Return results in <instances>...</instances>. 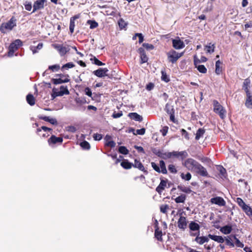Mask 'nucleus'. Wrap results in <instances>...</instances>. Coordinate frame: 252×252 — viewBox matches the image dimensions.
<instances>
[{
    "label": "nucleus",
    "mask_w": 252,
    "mask_h": 252,
    "mask_svg": "<svg viewBox=\"0 0 252 252\" xmlns=\"http://www.w3.org/2000/svg\"><path fill=\"white\" fill-rule=\"evenodd\" d=\"M169 209V206L167 204L162 205L160 206V211L161 213L166 214L167 209Z\"/></svg>",
    "instance_id": "nucleus-56"
},
{
    "label": "nucleus",
    "mask_w": 252,
    "mask_h": 252,
    "mask_svg": "<svg viewBox=\"0 0 252 252\" xmlns=\"http://www.w3.org/2000/svg\"><path fill=\"white\" fill-rule=\"evenodd\" d=\"M215 48V44H212L209 43L208 45L205 46V49H207V52L209 53H212L214 52Z\"/></svg>",
    "instance_id": "nucleus-36"
},
{
    "label": "nucleus",
    "mask_w": 252,
    "mask_h": 252,
    "mask_svg": "<svg viewBox=\"0 0 252 252\" xmlns=\"http://www.w3.org/2000/svg\"><path fill=\"white\" fill-rule=\"evenodd\" d=\"M209 237L207 236H197L194 239V241L199 245H203L205 242L209 241Z\"/></svg>",
    "instance_id": "nucleus-25"
},
{
    "label": "nucleus",
    "mask_w": 252,
    "mask_h": 252,
    "mask_svg": "<svg viewBox=\"0 0 252 252\" xmlns=\"http://www.w3.org/2000/svg\"><path fill=\"white\" fill-rule=\"evenodd\" d=\"M133 166L135 168H137L141 171L144 172V173L147 174L148 171L145 170L143 165L141 163V162L137 159H135L134 160V164H133Z\"/></svg>",
    "instance_id": "nucleus-24"
},
{
    "label": "nucleus",
    "mask_w": 252,
    "mask_h": 252,
    "mask_svg": "<svg viewBox=\"0 0 252 252\" xmlns=\"http://www.w3.org/2000/svg\"><path fill=\"white\" fill-rule=\"evenodd\" d=\"M128 117L131 119L134 120L136 121L141 122L143 120L142 117L136 112L129 113Z\"/></svg>",
    "instance_id": "nucleus-26"
},
{
    "label": "nucleus",
    "mask_w": 252,
    "mask_h": 252,
    "mask_svg": "<svg viewBox=\"0 0 252 252\" xmlns=\"http://www.w3.org/2000/svg\"><path fill=\"white\" fill-rule=\"evenodd\" d=\"M213 104L214 106L213 110L214 112L216 114H218L221 119H224V118L225 117V114L226 112L225 109L217 100H213Z\"/></svg>",
    "instance_id": "nucleus-2"
},
{
    "label": "nucleus",
    "mask_w": 252,
    "mask_h": 252,
    "mask_svg": "<svg viewBox=\"0 0 252 252\" xmlns=\"http://www.w3.org/2000/svg\"><path fill=\"white\" fill-rule=\"evenodd\" d=\"M46 0H36L34 1L33 4V9L32 13H34L38 10L42 9L45 6Z\"/></svg>",
    "instance_id": "nucleus-10"
},
{
    "label": "nucleus",
    "mask_w": 252,
    "mask_h": 252,
    "mask_svg": "<svg viewBox=\"0 0 252 252\" xmlns=\"http://www.w3.org/2000/svg\"><path fill=\"white\" fill-rule=\"evenodd\" d=\"M196 172L203 177H208V173L206 168L203 167L202 165L199 163L196 169H195Z\"/></svg>",
    "instance_id": "nucleus-17"
},
{
    "label": "nucleus",
    "mask_w": 252,
    "mask_h": 252,
    "mask_svg": "<svg viewBox=\"0 0 252 252\" xmlns=\"http://www.w3.org/2000/svg\"><path fill=\"white\" fill-rule=\"evenodd\" d=\"M168 127L167 126H164L162 129L160 130L162 135L163 136H165L167 132H168Z\"/></svg>",
    "instance_id": "nucleus-64"
},
{
    "label": "nucleus",
    "mask_w": 252,
    "mask_h": 252,
    "mask_svg": "<svg viewBox=\"0 0 252 252\" xmlns=\"http://www.w3.org/2000/svg\"><path fill=\"white\" fill-rule=\"evenodd\" d=\"M119 152L123 155H127L129 151L125 146H121L119 148Z\"/></svg>",
    "instance_id": "nucleus-48"
},
{
    "label": "nucleus",
    "mask_w": 252,
    "mask_h": 252,
    "mask_svg": "<svg viewBox=\"0 0 252 252\" xmlns=\"http://www.w3.org/2000/svg\"><path fill=\"white\" fill-rule=\"evenodd\" d=\"M121 165L125 169H129L133 166V164L129 162L127 159H124L121 162Z\"/></svg>",
    "instance_id": "nucleus-29"
},
{
    "label": "nucleus",
    "mask_w": 252,
    "mask_h": 252,
    "mask_svg": "<svg viewBox=\"0 0 252 252\" xmlns=\"http://www.w3.org/2000/svg\"><path fill=\"white\" fill-rule=\"evenodd\" d=\"M172 45L173 47L176 49H182L185 46L184 42L179 38L172 40Z\"/></svg>",
    "instance_id": "nucleus-18"
},
{
    "label": "nucleus",
    "mask_w": 252,
    "mask_h": 252,
    "mask_svg": "<svg viewBox=\"0 0 252 252\" xmlns=\"http://www.w3.org/2000/svg\"><path fill=\"white\" fill-rule=\"evenodd\" d=\"M151 165L152 167L156 171H157L158 173H160V169L158 165H157L156 163H155L154 162H152Z\"/></svg>",
    "instance_id": "nucleus-58"
},
{
    "label": "nucleus",
    "mask_w": 252,
    "mask_h": 252,
    "mask_svg": "<svg viewBox=\"0 0 252 252\" xmlns=\"http://www.w3.org/2000/svg\"><path fill=\"white\" fill-rule=\"evenodd\" d=\"M22 45V42L20 39H16L12 42L9 47V56H12L14 53Z\"/></svg>",
    "instance_id": "nucleus-7"
},
{
    "label": "nucleus",
    "mask_w": 252,
    "mask_h": 252,
    "mask_svg": "<svg viewBox=\"0 0 252 252\" xmlns=\"http://www.w3.org/2000/svg\"><path fill=\"white\" fill-rule=\"evenodd\" d=\"M167 180H164L161 179L159 185L156 188V191L159 194H161L162 191L166 187Z\"/></svg>",
    "instance_id": "nucleus-20"
},
{
    "label": "nucleus",
    "mask_w": 252,
    "mask_h": 252,
    "mask_svg": "<svg viewBox=\"0 0 252 252\" xmlns=\"http://www.w3.org/2000/svg\"><path fill=\"white\" fill-rule=\"evenodd\" d=\"M60 91H58L56 88L53 89V93L52 94V97L54 98L58 96H63L64 94H69V92L66 86H61L60 88Z\"/></svg>",
    "instance_id": "nucleus-5"
},
{
    "label": "nucleus",
    "mask_w": 252,
    "mask_h": 252,
    "mask_svg": "<svg viewBox=\"0 0 252 252\" xmlns=\"http://www.w3.org/2000/svg\"><path fill=\"white\" fill-rule=\"evenodd\" d=\"M118 23L121 30L125 29L127 25V23H126L123 18H120Z\"/></svg>",
    "instance_id": "nucleus-40"
},
{
    "label": "nucleus",
    "mask_w": 252,
    "mask_h": 252,
    "mask_svg": "<svg viewBox=\"0 0 252 252\" xmlns=\"http://www.w3.org/2000/svg\"><path fill=\"white\" fill-rule=\"evenodd\" d=\"M233 235H231L230 236H228L227 237H224V241H225V244L226 245L229 246L231 247H233L234 246V244L231 242L230 240V237H232Z\"/></svg>",
    "instance_id": "nucleus-49"
},
{
    "label": "nucleus",
    "mask_w": 252,
    "mask_h": 252,
    "mask_svg": "<svg viewBox=\"0 0 252 252\" xmlns=\"http://www.w3.org/2000/svg\"><path fill=\"white\" fill-rule=\"evenodd\" d=\"M142 45L147 50H153L154 49V46L151 44L144 43Z\"/></svg>",
    "instance_id": "nucleus-60"
},
{
    "label": "nucleus",
    "mask_w": 252,
    "mask_h": 252,
    "mask_svg": "<svg viewBox=\"0 0 252 252\" xmlns=\"http://www.w3.org/2000/svg\"><path fill=\"white\" fill-rule=\"evenodd\" d=\"M178 227L183 230H184L187 227L188 222L186 217L180 216L178 221Z\"/></svg>",
    "instance_id": "nucleus-14"
},
{
    "label": "nucleus",
    "mask_w": 252,
    "mask_h": 252,
    "mask_svg": "<svg viewBox=\"0 0 252 252\" xmlns=\"http://www.w3.org/2000/svg\"><path fill=\"white\" fill-rule=\"evenodd\" d=\"M184 55V52L179 53L172 49L167 53V59L169 62L172 63H176L177 60Z\"/></svg>",
    "instance_id": "nucleus-3"
},
{
    "label": "nucleus",
    "mask_w": 252,
    "mask_h": 252,
    "mask_svg": "<svg viewBox=\"0 0 252 252\" xmlns=\"http://www.w3.org/2000/svg\"><path fill=\"white\" fill-rule=\"evenodd\" d=\"M17 19L15 17L12 16L7 22L2 23L0 26V32L2 33H6L11 31L16 26Z\"/></svg>",
    "instance_id": "nucleus-1"
},
{
    "label": "nucleus",
    "mask_w": 252,
    "mask_h": 252,
    "mask_svg": "<svg viewBox=\"0 0 252 252\" xmlns=\"http://www.w3.org/2000/svg\"><path fill=\"white\" fill-rule=\"evenodd\" d=\"M138 53L140 54V63H144L146 62H147L148 60V58L147 57L146 52L145 51V50L144 48L140 47L138 49Z\"/></svg>",
    "instance_id": "nucleus-21"
},
{
    "label": "nucleus",
    "mask_w": 252,
    "mask_h": 252,
    "mask_svg": "<svg viewBox=\"0 0 252 252\" xmlns=\"http://www.w3.org/2000/svg\"><path fill=\"white\" fill-rule=\"evenodd\" d=\"M165 110L168 114L175 113V110L173 106L168 103L165 105Z\"/></svg>",
    "instance_id": "nucleus-32"
},
{
    "label": "nucleus",
    "mask_w": 252,
    "mask_h": 252,
    "mask_svg": "<svg viewBox=\"0 0 252 252\" xmlns=\"http://www.w3.org/2000/svg\"><path fill=\"white\" fill-rule=\"evenodd\" d=\"M80 146L84 150H89L91 148L89 143L86 141H84L80 143Z\"/></svg>",
    "instance_id": "nucleus-47"
},
{
    "label": "nucleus",
    "mask_w": 252,
    "mask_h": 252,
    "mask_svg": "<svg viewBox=\"0 0 252 252\" xmlns=\"http://www.w3.org/2000/svg\"><path fill=\"white\" fill-rule=\"evenodd\" d=\"M186 199V195L182 194L181 195L177 197L175 199V201L177 203H184Z\"/></svg>",
    "instance_id": "nucleus-35"
},
{
    "label": "nucleus",
    "mask_w": 252,
    "mask_h": 252,
    "mask_svg": "<svg viewBox=\"0 0 252 252\" xmlns=\"http://www.w3.org/2000/svg\"><path fill=\"white\" fill-rule=\"evenodd\" d=\"M182 154L178 152L173 151L172 152H165L163 153L162 155L160 156V158L166 159L171 158L172 157H179L181 156Z\"/></svg>",
    "instance_id": "nucleus-16"
},
{
    "label": "nucleus",
    "mask_w": 252,
    "mask_h": 252,
    "mask_svg": "<svg viewBox=\"0 0 252 252\" xmlns=\"http://www.w3.org/2000/svg\"><path fill=\"white\" fill-rule=\"evenodd\" d=\"M90 60L93 62V63L95 65L98 66L104 65L105 64L103 63L102 62L98 60L94 56L93 58H91Z\"/></svg>",
    "instance_id": "nucleus-41"
},
{
    "label": "nucleus",
    "mask_w": 252,
    "mask_h": 252,
    "mask_svg": "<svg viewBox=\"0 0 252 252\" xmlns=\"http://www.w3.org/2000/svg\"><path fill=\"white\" fill-rule=\"evenodd\" d=\"M43 43H39L37 46H32L31 47V50L32 51V53L35 54L38 51L37 50H40L43 47Z\"/></svg>",
    "instance_id": "nucleus-39"
},
{
    "label": "nucleus",
    "mask_w": 252,
    "mask_h": 252,
    "mask_svg": "<svg viewBox=\"0 0 252 252\" xmlns=\"http://www.w3.org/2000/svg\"><path fill=\"white\" fill-rule=\"evenodd\" d=\"M63 141V138L62 137H56L52 135L48 140V143L49 145L56 144L57 143L62 144Z\"/></svg>",
    "instance_id": "nucleus-13"
},
{
    "label": "nucleus",
    "mask_w": 252,
    "mask_h": 252,
    "mask_svg": "<svg viewBox=\"0 0 252 252\" xmlns=\"http://www.w3.org/2000/svg\"><path fill=\"white\" fill-rule=\"evenodd\" d=\"M26 100L30 105L33 106L35 104V99L32 94H28L26 96Z\"/></svg>",
    "instance_id": "nucleus-31"
},
{
    "label": "nucleus",
    "mask_w": 252,
    "mask_h": 252,
    "mask_svg": "<svg viewBox=\"0 0 252 252\" xmlns=\"http://www.w3.org/2000/svg\"><path fill=\"white\" fill-rule=\"evenodd\" d=\"M222 63L220 60H218L216 62L215 72L218 75H220V74H221L222 73Z\"/></svg>",
    "instance_id": "nucleus-27"
},
{
    "label": "nucleus",
    "mask_w": 252,
    "mask_h": 252,
    "mask_svg": "<svg viewBox=\"0 0 252 252\" xmlns=\"http://www.w3.org/2000/svg\"><path fill=\"white\" fill-rule=\"evenodd\" d=\"M108 71V69L107 68H99L98 69L94 71L93 74L100 78L107 76L109 78H112L111 76L107 74Z\"/></svg>",
    "instance_id": "nucleus-9"
},
{
    "label": "nucleus",
    "mask_w": 252,
    "mask_h": 252,
    "mask_svg": "<svg viewBox=\"0 0 252 252\" xmlns=\"http://www.w3.org/2000/svg\"><path fill=\"white\" fill-rule=\"evenodd\" d=\"M243 211L247 214V215L249 216L252 218V208L249 206H247Z\"/></svg>",
    "instance_id": "nucleus-50"
},
{
    "label": "nucleus",
    "mask_w": 252,
    "mask_h": 252,
    "mask_svg": "<svg viewBox=\"0 0 252 252\" xmlns=\"http://www.w3.org/2000/svg\"><path fill=\"white\" fill-rule=\"evenodd\" d=\"M236 202L243 210L248 206L240 197L237 198Z\"/></svg>",
    "instance_id": "nucleus-37"
},
{
    "label": "nucleus",
    "mask_w": 252,
    "mask_h": 252,
    "mask_svg": "<svg viewBox=\"0 0 252 252\" xmlns=\"http://www.w3.org/2000/svg\"><path fill=\"white\" fill-rule=\"evenodd\" d=\"M161 79L162 81H164L166 83H167L170 81V79L168 75H167L165 69L162 70L161 71Z\"/></svg>",
    "instance_id": "nucleus-38"
},
{
    "label": "nucleus",
    "mask_w": 252,
    "mask_h": 252,
    "mask_svg": "<svg viewBox=\"0 0 252 252\" xmlns=\"http://www.w3.org/2000/svg\"><path fill=\"white\" fill-rule=\"evenodd\" d=\"M24 5L26 10L30 11L32 9V5L31 2L26 1Z\"/></svg>",
    "instance_id": "nucleus-55"
},
{
    "label": "nucleus",
    "mask_w": 252,
    "mask_h": 252,
    "mask_svg": "<svg viewBox=\"0 0 252 252\" xmlns=\"http://www.w3.org/2000/svg\"><path fill=\"white\" fill-rule=\"evenodd\" d=\"M199 162L195 160L189 158L187 159L184 162V166L189 170H193L196 169L199 164Z\"/></svg>",
    "instance_id": "nucleus-8"
},
{
    "label": "nucleus",
    "mask_w": 252,
    "mask_h": 252,
    "mask_svg": "<svg viewBox=\"0 0 252 252\" xmlns=\"http://www.w3.org/2000/svg\"><path fill=\"white\" fill-rule=\"evenodd\" d=\"M57 76H59V78H53L52 79V82L55 85L60 84L64 83H67L70 81L69 76L68 74L64 75L63 74H57Z\"/></svg>",
    "instance_id": "nucleus-6"
},
{
    "label": "nucleus",
    "mask_w": 252,
    "mask_h": 252,
    "mask_svg": "<svg viewBox=\"0 0 252 252\" xmlns=\"http://www.w3.org/2000/svg\"><path fill=\"white\" fill-rule=\"evenodd\" d=\"M47 129H48V127L45 126H42L40 128H38L36 129V133L39 135H40V132H41V130H43L44 131H47Z\"/></svg>",
    "instance_id": "nucleus-61"
},
{
    "label": "nucleus",
    "mask_w": 252,
    "mask_h": 252,
    "mask_svg": "<svg viewBox=\"0 0 252 252\" xmlns=\"http://www.w3.org/2000/svg\"><path fill=\"white\" fill-rule=\"evenodd\" d=\"M48 69L52 70L53 72H55L58 71L60 69V66L59 64L50 65L48 67Z\"/></svg>",
    "instance_id": "nucleus-54"
},
{
    "label": "nucleus",
    "mask_w": 252,
    "mask_h": 252,
    "mask_svg": "<svg viewBox=\"0 0 252 252\" xmlns=\"http://www.w3.org/2000/svg\"><path fill=\"white\" fill-rule=\"evenodd\" d=\"M232 237L234 238V239L235 240V245L237 247H240V248H243L244 247V244L242 242H241L237 237L235 235H233L232 236Z\"/></svg>",
    "instance_id": "nucleus-45"
},
{
    "label": "nucleus",
    "mask_w": 252,
    "mask_h": 252,
    "mask_svg": "<svg viewBox=\"0 0 252 252\" xmlns=\"http://www.w3.org/2000/svg\"><path fill=\"white\" fill-rule=\"evenodd\" d=\"M232 228L231 225H226L220 228V231L224 234H229L232 231Z\"/></svg>",
    "instance_id": "nucleus-28"
},
{
    "label": "nucleus",
    "mask_w": 252,
    "mask_h": 252,
    "mask_svg": "<svg viewBox=\"0 0 252 252\" xmlns=\"http://www.w3.org/2000/svg\"><path fill=\"white\" fill-rule=\"evenodd\" d=\"M75 100L77 103L80 104H83L87 102L86 98L85 97L76 98Z\"/></svg>",
    "instance_id": "nucleus-57"
},
{
    "label": "nucleus",
    "mask_w": 252,
    "mask_h": 252,
    "mask_svg": "<svg viewBox=\"0 0 252 252\" xmlns=\"http://www.w3.org/2000/svg\"><path fill=\"white\" fill-rule=\"evenodd\" d=\"M251 81L249 77L245 79L243 83L242 89L245 93H251Z\"/></svg>",
    "instance_id": "nucleus-15"
},
{
    "label": "nucleus",
    "mask_w": 252,
    "mask_h": 252,
    "mask_svg": "<svg viewBox=\"0 0 252 252\" xmlns=\"http://www.w3.org/2000/svg\"><path fill=\"white\" fill-rule=\"evenodd\" d=\"M87 23L90 24V28L91 29H93L96 28L98 26V23L94 20H89L87 21Z\"/></svg>",
    "instance_id": "nucleus-46"
},
{
    "label": "nucleus",
    "mask_w": 252,
    "mask_h": 252,
    "mask_svg": "<svg viewBox=\"0 0 252 252\" xmlns=\"http://www.w3.org/2000/svg\"><path fill=\"white\" fill-rule=\"evenodd\" d=\"M116 143L114 141H109L106 143L105 146L110 147L111 148H113L115 146Z\"/></svg>",
    "instance_id": "nucleus-63"
},
{
    "label": "nucleus",
    "mask_w": 252,
    "mask_h": 252,
    "mask_svg": "<svg viewBox=\"0 0 252 252\" xmlns=\"http://www.w3.org/2000/svg\"><path fill=\"white\" fill-rule=\"evenodd\" d=\"M205 130L203 128H199L196 131L195 139L198 140L205 133Z\"/></svg>",
    "instance_id": "nucleus-33"
},
{
    "label": "nucleus",
    "mask_w": 252,
    "mask_h": 252,
    "mask_svg": "<svg viewBox=\"0 0 252 252\" xmlns=\"http://www.w3.org/2000/svg\"><path fill=\"white\" fill-rule=\"evenodd\" d=\"M52 46L58 51L59 54L62 57L64 56L70 51V47L68 45H64L63 44H60L55 43L52 44Z\"/></svg>",
    "instance_id": "nucleus-4"
},
{
    "label": "nucleus",
    "mask_w": 252,
    "mask_h": 252,
    "mask_svg": "<svg viewBox=\"0 0 252 252\" xmlns=\"http://www.w3.org/2000/svg\"><path fill=\"white\" fill-rule=\"evenodd\" d=\"M217 169L219 171L220 174L222 177H225L226 175V169L221 165H219L217 167Z\"/></svg>",
    "instance_id": "nucleus-43"
},
{
    "label": "nucleus",
    "mask_w": 252,
    "mask_h": 252,
    "mask_svg": "<svg viewBox=\"0 0 252 252\" xmlns=\"http://www.w3.org/2000/svg\"><path fill=\"white\" fill-rule=\"evenodd\" d=\"M75 66V65L74 63H73L72 62L68 63L62 66L61 67L62 71H64L65 69H68L69 68H73Z\"/></svg>",
    "instance_id": "nucleus-42"
},
{
    "label": "nucleus",
    "mask_w": 252,
    "mask_h": 252,
    "mask_svg": "<svg viewBox=\"0 0 252 252\" xmlns=\"http://www.w3.org/2000/svg\"><path fill=\"white\" fill-rule=\"evenodd\" d=\"M159 166L160 169V173H162L163 174H166L167 173V171L166 168V166L165 162L163 160L159 161Z\"/></svg>",
    "instance_id": "nucleus-34"
},
{
    "label": "nucleus",
    "mask_w": 252,
    "mask_h": 252,
    "mask_svg": "<svg viewBox=\"0 0 252 252\" xmlns=\"http://www.w3.org/2000/svg\"><path fill=\"white\" fill-rule=\"evenodd\" d=\"M74 27H75V22L73 21V19H70L69 31H70L71 34H72L74 32Z\"/></svg>",
    "instance_id": "nucleus-53"
},
{
    "label": "nucleus",
    "mask_w": 252,
    "mask_h": 252,
    "mask_svg": "<svg viewBox=\"0 0 252 252\" xmlns=\"http://www.w3.org/2000/svg\"><path fill=\"white\" fill-rule=\"evenodd\" d=\"M155 237L159 241L162 242V232L161 230H159L158 227V223L157 220H156L155 222Z\"/></svg>",
    "instance_id": "nucleus-12"
},
{
    "label": "nucleus",
    "mask_w": 252,
    "mask_h": 252,
    "mask_svg": "<svg viewBox=\"0 0 252 252\" xmlns=\"http://www.w3.org/2000/svg\"><path fill=\"white\" fill-rule=\"evenodd\" d=\"M196 67L200 73H206L207 72V68L204 65H198Z\"/></svg>",
    "instance_id": "nucleus-51"
},
{
    "label": "nucleus",
    "mask_w": 252,
    "mask_h": 252,
    "mask_svg": "<svg viewBox=\"0 0 252 252\" xmlns=\"http://www.w3.org/2000/svg\"><path fill=\"white\" fill-rule=\"evenodd\" d=\"M181 134H182V136H184V137L187 140H189V133L185 129L182 128L181 130Z\"/></svg>",
    "instance_id": "nucleus-59"
},
{
    "label": "nucleus",
    "mask_w": 252,
    "mask_h": 252,
    "mask_svg": "<svg viewBox=\"0 0 252 252\" xmlns=\"http://www.w3.org/2000/svg\"><path fill=\"white\" fill-rule=\"evenodd\" d=\"M246 97L245 105L250 109H252V92L246 93Z\"/></svg>",
    "instance_id": "nucleus-19"
},
{
    "label": "nucleus",
    "mask_w": 252,
    "mask_h": 252,
    "mask_svg": "<svg viewBox=\"0 0 252 252\" xmlns=\"http://www.w3.org/2000/svg\"><path fill=\"white\" fill-rule=\"evenodd\" d=\"M181 177L183 180L185 181H189L191 178V175L189 172H188L186 174L182 173L181 174Z\"/></svg>",
    "instance_id": "nucleus-44"
},
{
    "label": "nucleus",
    "mask_w": 252,
    "mask_h": 252,
    "mask_svg": "<svg viewBox=\"0 0 252 252\" xmlns=\"http://www.w3.org/2000/svg\"><path fill=\"white\" fill-rule=\"evenodd\" d=\"M189 227L190 230L193 231H199L200 229L199 225L194 221H191L189 224Z\"/></svg>",
    "instance_id": "nucleus-30"
},
{
    "label": "nucleus",
    "mask_w": 252,
    "mask_h": 252,
    "mask_svg": "<svg viewBox=\"0 0 252 252\" xmlns=\"http://www.w3.org/2000/svg\"><path fill=\"white\" fill-rule=\"evenodd\" d=\"M168 168L170 173L173 174H176L177 172V170L175 166L173 164H169L168 166Z\"/></svg>",
    "instance_id": "nucleus-52"
},
{
    "label": "nucleus",
    "mask_w": 252,
    "mask_h": 252,
    "mask_svg": "<svg viewBox=\"0 0 252 252\" xmlns=\"http://www.w3.org/2000/svg\"><path fill=\"white\" fill-rule=\"evenodd\" d=\"M210 201L211 204H216L219 206H224L226 204L225 201L222 197L220 196L212 198Z\"/></svg>",
    "instance_id": "nucleus-11"
},
{
    "label": "nucleus",
    "mask_w": 252,
    "mask_h": 252,
    "mask_svg": "<svg viewBox=\"0 0 252 252\" xmlns=\"http://www.w3.org/2000/svg\"><path fill=\"white\" fill-rule=\"evenodd\" d=\"M38 118L39 119L48 122L53 125H57L58 124V122L55 118H51L50 117L45 116H40Z\"/></svg>",
    "instance_id": "nucleus-23"
},
{
    "label": "nucleus",
    "mask_w": 252,
    "mask_h": 252,
    "mask_svg": "<svg viewBox=\"0 0 252 252\" xmlns=\"http://www.w3.org/2000/svg\"><path fill=\"white\" fill-rule=\"evenodd\" d=\"M208 237L212 240L219 243L222 244L224 242V238L221 236H218L209 234Z\"/></svg>",
    "instance_id": "nucleus-22"
},
{
    "label": "nucleus",
    "mask_w": 252,
    "mask_h": 252,
    "mask_svg": "<svg viewBox=\"0 0 252 252\" xmlns=\"http://www.w3.org/2000/svg\"><path fill=\"white\" fill-rule=\"evenodd\" d=\"M93 138L95 140L99 141L102 138V135L98 133H94Z\"/></svg>",
    "instance_id": "nucleus-62"
}]
</instances>
